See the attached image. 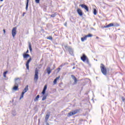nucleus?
I'll return each instance as SVG.
<instances>
[{
	"label": "nucleus",
	"mask_w": 125,
	"mask_h": 125,
	"mask_svg": "<svg viewBox=\"0 0 125 125\" xmlns=\"http://www.w3.org/2000/svg\"><path fill=\"white\" fill-rule=\"evenodd\" d=\"M80 6H81L82 8H84V9H85L86 11L88 12V7H87L86 5L83 4L80 5Z\"/></svg>",
	"instance_id": "11"
},
{
	"label": "nucleus",
	"mask_w": 125,
	"mask_h": 125,
	"mask_svg": "<svg viewBox=\"0 0 125 125\" xmlns=\"http://www.w3.org/2000/svg\"><path fill=\"white\" fill-rule=\"evenodd\" d=\"M64 47L65 48L66 50H67V51H68L70 55H74V50H73L72 47H71V46L64 45Z\"/></svg>",
	"instance_id": "3"
},
{
	"label": "nucleus",
	"mask_w": 125,
	"mask_h": 125,
	"mask_svg": "<svg viewBox=\"0 0 125 125\" xmlns=\"http://www.w3.org/2000/svg\"><path fill=\"white\" fill-rule=\"evenodd\" d=\"M91 37H92V35L91 34H89L88 35H86V38H91Z\"/></svg>",
	"instance_id": "26"
},
{
	"label": "nucleus",
	"mask_w": 125,
	"mask_h": 125,
	"mask_svg": "<svg viewBox=\"0 0 125 125\" xmlns=\"http://www.w3.org/2000/svg\"><path fill=\"white\" fill-rule=\"evenodd\" d=\"M40 0H35V2L36 3H40Z\"/></svg>",
	"instance_id": "32"
},
{
	"label": "nucleus",
	"mask_w": 125,
	"mask_h": 125,
	"mask_svg": "<svg viewBox=\"0 0 125 125\" xmlns=\"http://www.w3.org/2000/svg\"><path fill=\"white\" fill-rule=\"evenodd\" d=\"M25 14H26V13H23L22 14V16H25Z\"/></svg>",
	"instance_id": "40"
},
{
	"label": "nucleus",
	"mask_w": 125,
	"mask_h": 125,
	"mask_svg": "<svg viewBox=\"0 0 125 125\" xmlns=\"http://www.w3.org/2000/svg\"><path fill=\"white\" fill-rule=\"evenodd\" d=\"M49 119V115L47 114L45 117V120H48Z\"/></svg>",
	"instance_id": "28"
},
{
	"label": "nucleus",
	"mask_w": 125,
	"mask_h": 125,
	"mask_svg": "<svg viewBox=\"0 0 125 125\" xmlns=\"http://www.w3.org/2000/svg\"><path fill=\"white\" fill-rule=\"evenodd\" d=\"M31 61H32V58H30L29 59H28L27 60V61L26 62V69H27V70H29V64L30 63Z\"/></svg>",
	"instance_id": "8"
},
{
	"label": "nucleus",
	"mask_w": 125,
	"mask_h": 125,
	"mask_svg": "<svg viewBox=\"0 0 125 125\" xmlns=\"http://www.w3.org/2000/svg\"><path fill=\"white\" fill-rule=\"evenodd\" d=\"M64 26H65V27H67V22H65L64 24Z\"/></svg>",
	"instance_id": "37"
},
{
	"label": "nucleus",
	"mask_w": 125,
	"mask_h": 125,
	"mask_svg": "<svg viewBox=\"0 0 125 125\" xmlns=\"http://www.w3.org/2000/svg\"><path fill=\"white\" fill-rule=\"evenodd\" d=\"M31 61H32V58H30L29 59H28L27 60V61L26 62V69H27V70H29V64L30 63Z\"/></svg>",
	"instance_id": "9"
},
{
	"label": "nucleus",
	"mask_w": 125,
	"mask_h": 125,
	"mask_svg": "<svg viewBox=\"0 0 125 125\" xmlns=\"http://www.w3.org/2000/svg\"><path fill=\"white\" fill-rule=\"evenodd\" d=\"M46 89H47V85L45 84L44 86L43 90L42 92V94H43V95H44V94H45V91H46Z\"/></svg>",
	"instance_id": "12"
},
{
	"label": "nucleus",
	"mask_w": 125,
	"mask_h": 125,
	"mask_svg": "<svg viewBox=\"0 0 125 125\" xmlns=\"http://www.w3.org/2000/svg\"><path fill=\"white\" fill-rule=\"evenodd\" d=\"M46 70H47V73L48 75H50V73H51V70H50V67H47Z\"/></svg>",
	"instance_id": "17"
},
{
	"label": "nucleus",
	"mask_w": 125,
	"mask_h": 125,
	"mask_svg": "<svg viewBox=\"0 0 125 125\" xmlns=\"http://www.w3.org/2000/svg\"><path fill=\"white\" fill-rule=\"evenodd\" d=\"M47 40H50V41H52V36H49L47 38Z\"/></svg>",
	"instance_id": "27"
},
{
	"label": "nucleus",
	"mask_w": 125,
	"mask_h": 125,
	"mask_svg": "<svg viewBox=\"0 0 125 125\" xmlns=\"http://www.w3.org/2000/svg\"><path fill=\"white\" fill-rule=\"evenodd\" d=\"M29 48L30 51H32V45H31V43L29 42Z\"/></svg>",
	"instance_id": "24"
},
{
	"label": "nucleus",
	"mask_w": 125,
	"mask_h": 125,
	"mask_svg": "<svg viewBox=\"0 0 125 125\" xmlns=\"http://www.w3.org/2000/svg\"><path fill=\"white\" fill-rule=\"evenodd\" d=\"M53 83L54 84H56V83H57V80L56 79H55L53 81Z\"/></svg>",
	"instance_id": "30"
},
{
	"label": "nucleus",
	"mask_w": 125,
	"mask_h": 125,
	"mask_svg": "<svg viewBox=\"0 0 125 125\" xmlns=\"http://www.w3.org/2000/svg\"><path fill=\"white\" fill-rule=\"evenodd\" d=\"M7 72H8L7 71L4 72L3 74L6 75V74H7Z\"/></svg>",
	"instance_id": "36"
},
{
	"label": "nucleus",
	"mask_w": 125,
	"mask_h": 125,
	"mask_svg": "<svg viewBox=\"0 0 125 125\" xmlns=\"http://www.w3.org/2000/svg\"><path fill=\"white\" fill-rule=\"evenodd\" d=\"M61 69L60 68V67H59V68H58V70H59V71H60Z\"/></svg>",
	"instance_id": "42"
},
{
	"label": "nucleus",
	"mask_w": 125,
	"mask_h": 125,
	"mask_svg": "<svg viewBox=\"0 0 125 125\" xmlns=\"http://www.w3.org/2000/svg\"><path fill=\"white\" fill-rule=\"evenodd\" d=\"M28 7H29V0H26V10H28Z\"/></svg>",
	"instance_id": "18"
},
{
	"label": "nucleus",
	"mask_w": 125,
	"mask_h": 125,
	"mask_svg": "<svg viewBox=\"0 0 125 125\" xmlns=\"http://www.w3.org/2000/svg\"><path fill=\"white\" fill-rule=\"evenodd\" d=\"M20 78H16L15 79V84H17L18 85H19V83H20Z\"/></svg>",
	"instance_id": "10"
},
{
	"label": "nucleus",
	"mask_w": 125,
	"mask_h": 125,
	"mask_svg": "<svg viewBox=\"0 0 125 125\" xmlns=\"http://www.w3.org/2000/svg\"><path fill=\"white\" fill-rule=\"evenodd\" d=\"M120 26V24H119L117 23H109V24L107 25L106 26H104V28H110V27H119Z\"/></svg>",
	"instance_id": "4"
},
{
	"label": "nucleus",
	"mask_w": 125,
	"mask_h": 125,
	"mask_svg": "<svg viewBox=\"0 0 125 125\" xmlns=\"http://www.w3.org/2000/svg\"><path fill=\"white\" fill-rule=\"evenodd\" d=\"M81 59L83 62H85V63H86V64L88 65H90V63H89V60H88V58L86 57L85 54H83L82 56L81 57Z\"/></svg>",
	"instance_id": "1"
},
{
	"label": "nucleus",
	"mask_w": 125,
	"mask_h": 125,
	"mask_svg": "<svg viewBox=\"0 0 125 125\" xmlns=\"http://www.w3.org/2000/svg\"><path fill=\"white\" fill-rule=\"evenodd\" d=\"M59 79H60V76H59V77H57V78L55 79V80H56L57 81L58 80H59Z\"/></svg>",
	"instance_id": "35"
},
{
	"label": "nucleus",
	"mask_w": 125,
	"mask_h": 125,
	"mask_svg": "<svg viewBox=\"0 0 125 125\" xmlns=\"http://www.w3.org/2000/svg\"><path fill=\"white\" fill-rule=\"evenodd\" d=\"M74 81V83H77V82H78V80L77 79V78H75Z\"/></svg>",
	"instance_id": "33"
},
{
	"label": "nucleus",
	"mask_w": 125,
	"mask_h": 125,
	"mask_svg": "<svg viewBox=\"0 0 125 125\" xmlns=\"http://www.w3.org/2000/svg\"><path fill=\"white\" fill-rule=\"evenodd\" d=\"M79 112H80V110L78 109L72 110L68 113V117H71V116H74V115H76V114L79 113Z\"/></svg>",
	"instance_id": "5"
},
{
	"label": "nucleus",
	"mask_w": 125,
	"mask_h": 125,
	"mask_svg": "<svg viewBox=\"0 0 125 125\" xmlns=\"http://www.w3.org/2000/svg\"><path fill=\"white\" fill-rule=\"evenodd\" d=\"M75 66H74L72 69H75Z\"/></svg>",
	"instance_id": "45"
},
{
	"label": "nucleus",
	"mask_w": 125,
	"mask_h": 125,
	"mask_svg": "<svg viewBox=\"0 0 125 125\" xmlns=\"http://www.w3.org/2000/svg\"><path fill=\"white\" fill-rule=\"evenodd\" d=\"M18 87H19V85H17L16 84H15L13 88V90H17L18 89Z\"/></svg>",
	"instance_id": "15"
},
{
	"label": "nucleus",
	"mask_w": 125,
	"mask_h": 125,
	"mask_svg": "<svg viewBox=\"0 0 125 125\" xmlns=\"http://www.w3.org/2000/svg\"><path fill=\"white\" fill-rule=\"evenodd\" d=\"M3 31L4 34H5V29H3Z\"/></svg>",
	"instance_id": "38"
},
{
	"label": "nucleus",
	"mask_w": 125,
	"mask_h": 125,
	"mask_svg": "<svg viewBox=\"0 0 125 125\" xmlns=\"http://www.w3.org/2000/svg\"><path fill=\"white\" fill-rule=\"evenodd\" d=\"M16 30H17V28L16 27H14L12 30V35L13 38H15V36H16V34H17Z\"/></svg>",
	"instance_id": "7"
},
{
	"label": "nucleus",
	"mask_w": 125,
	"mask_h": 125,
	"mask_svg": "<svg viewBox=\"0 0 125 125\" xmlns=\"http://www.w3.org/2000/svg\"><path fill=\"white\" fill-rule=\"evenodd\" d=\"M39 122L40 123V119H39Z\"/></svg>",
	"instance_id": "47"
},
{
	"label": "nucleus",
	"mask_w": 125,
	"mask_h": 125,
	"mask_svg": "<svg viewBox=\"0 0 125 125\" xmlns=\"http://www.w3.org/2000/svg\"><path fill=\"white\" fill-rule=\"evenodd\" d=\"M65 65H66V63H62L60 67H63V66H65Z\"/></svg>",
	"instance_id": "31"
},
{
	"label": "nucleus",
	"mask_w": 125,
	"mask_h": 125,
	"mask_svg": "<svg viewBox=\"0 0 125 125\" xmlns=\"http://www.w3.org/2000/svg\"><path fill=\"white\" fill-rule=\"evenodd\" d=\"M87 38L86 37V35L84 37L81 38V41L84 42V41H86Z\"/></svg>",
	"instance_id": "19"
},
{
	"label": "nucleus",
	"mask_w": 125,
	"mask_h": 125,
	"mask_svg": "<svg viewBox=\"0 0 125 125\" xmlns=\"http://www.w3.org/2000/svg\"><path fill=\"white\" fill-rule=\"evenodd\" d=\"M23 58H28V57H30V55L28 54H26V53H24L23 54Z\"/></svg>",
	"instance_id": "16"
},
{
	"label": "nucleus",
	"mask_w": 125,
	"mask_h": 125,
	"mask_svg": "<svg viewBox=\"0 0 125 125\" xmlns=\"http://www.w3.org/2000/svg\"><path fill=\"white\" fill-rule=\"evenodd\" d=\"M46 125H49V124L48 123H47L46 124Z\"/></svg>",
	"instance_id": "43"
},
{
	"label": "nucleus",
	"mask_w": 125,
	"mask_h": 125,
	"mask_svg": "<svg viewBox=\"0 0 125 125\" xmlns=\"http://www.w3.org/2000/svg\"><path fill=\"white\" fill-rule=\"evenodd\" d=\"M39 98H40V95H38L35 98V99H34V101H38V100H39Z\"/></svg>",
	"instance_id": "20"
},
{
	"label": "nucleus",
	"mask_w": 125,
	"mask_h": 125,
	"mask_svg": "<svg viewBox=\"0 0 125 125\" xmlns=\"http://www.w3.org/2000/svg\"><path fill=\"white\" fill-rule=\"evenodd\" d=\"M0 1H3V0H0Z\"/></svg>",
	"instance_id": "44"
},
{
	"label": "nucleus",
	"mask_w": 125,
	"mask_h": 125,
	"mask_svg": "<svg viewBox=\"0 0 125 125\" xmlns=\"http://www.w3.org/2000/svg\"><path fill=\"white\" fill-rule=\"evenodd\" d=\"M71 77H72V79H73L74 80H75V79L76 78V77H75V76H74V75H72Z\"/></svg>",
	"instance_id": "34"
},
{
	"label": "nucleus",
	"mask_w": 125,
	"mask_h": 125,
	"mask_svg": "<svg viewBox=\"0 0 125 125\" xmlns=\"http://www.w3.org/2000/svg\"><path fill=\"white\" fill-rule=\"evenodd\" d=\"M96 38H97V39H98V37H97Z\"/></svg>",
	"instance_id": "48"
},
{
	"label": "nucleus",
	"mask_w": 125,
	"mask_h": 125,
	"mask_svg": "<svg viewBox=\"0 0 125 125\" xmlns=\"http://www.w3.org/2000/svg\"><path fill=\"white\" fill-rule=\"evenodd\" d=\"M12 114L13 115V116H16V111L13 110L12 111Z\"/></svg>",
	"instance_id": "23"
},
{
	"label": "nucleus",
	"mask_w": 125,
	"mask_h": 125,
	"mask_svg": "<svg viewBox=\"0 0 125 125\" xmlns=\"http://www.w3.org/2000/svg\"><path fill=\"white\" fill-rule=\"evenodd\" d=\"M24 94H25L24 93H23V92L21 93V97L20 98V100H21V99L22 98H23V97H24Z\"/></svg>",
	"instance_id": "21"
},
{
	"label": "nucleus",
	"mask_w": 125,
	"mask_h": 125,
	"mask_svg": "<svg viewBox=\"0 0 125 125\" xmlns=\"http://www.w3.org/2000/svg\"><path fill=\"white\" fill-rule=\"evenodd\" d=\"M3 77H4V78H6V75L3 74Z\"/></svg>",
	"instance_id": "39"
},
{
	"label": "nucleus",
	"mask_w": 125,
	"mask_h": 125,
	"mask_svg": "<svg viewBox=\"0 0 125 125\" xmlns=\"http://www.w3.org/2000/svg\"><path fill=\"white\" fill-rule=\"evenodd\" d=\"M39 80V69L36 68L35 70L34 81Z\"/></svg>",
	"instance_id": "6"
},
{
	"label": "nucleus",
	"mask_w": 125,
	"mask_h": 125,
	"mask_svg": "<svg viewBox=\"0 0 125 125\" xmlns=\"http://www.w3.org/2000/svg\"><path fill=\"white\" fill-rule=\"evenodd\" d=\"M46 97H47V96H46V95H43V97H42V101H44V100H45V99H46Z\"/></svg>",
	"instance_id": "22"
},
{
	"label": "nucleus",
	"mask_w": 125,
	"mask_h": 125,
	"mask_svg": "<svg viewBox=\"0 0 125 125\" xmlns=\"http://www.w3.org/2000/svg\"><path fill=\"white\" fill-rule=\"evenodd\" d=\"M28 89H29V88H28V85H27L26 86H25V88L23 89V90L22 91V93H26V92H27V91H28Z\"/></svg>",
	"instance_id": "14"
},
{
	"label": "nucleus",
	"mask_w": 125,
	"mask_h": 125,
	"mask_svg": "<svg viewBox=\"0 0 125 125\" xmlns=\"http://www.w3.org/2000/svg\"><path fill=\"white\" fill-rule=\"evenodd\" d=\"M123 101H125V99H123Z\"/></svg>",
	"instance_id": "46"
},
{
	"label": "nucleus",
	"mask_w": 125,
	"mask_h": 125,
	"mask_svg": "<svg viewBox=\"0 0 125 125\" xmlns=\"http://www.w3.org/2000/svg\"><path fill=\"white\" fill-rule=\"evenodd\" d=\"M69 44H71V42H69Z\"/></svg>",
	"instance_id": "49"
},
{
	"label": "nucleus",
	"mask_w": 125,
	"mask_h": 125,
	"mask_svg": "<svg viewBox=\"0 0 125 125\" xmlns=\"http://www.w3.org/2000/svg\"><path fill=\"white\" fill-rule=\"evenodd\" d=\"M100 68L102 74H103L104 76H107V69H106L105 65H104L103 63H101Z\"/></svg>",
	"instance_id": "2"
},
{
	"label": "nucleus",
	"mask_w": 125,
	"mask_h": 125,
	"mask_svg": "<svg viewBox=\"0 0 125 125\" xmlns=\"http://www.w3.org/2000/svg\"><path fill=\"white\" fill-rule=\"evenodd\" d=\"M77 12L80 16H83V11L81 9L78 8L77 10Z\"/></svg>",
	"instance_id": "13"
},
{
	"label": "nucleus",
	"mask_w": 125,
	"mask_h": 125,
	"mask_svg": "<svg viewBox=\"0 0 125 125\" xmlns=\"http://www.w3.org/2000/svg\"><path fill=\"white\" fill-rule=\"evenodd\" d=\"M26 53H29V50H27L26 52Z\"/></svg>",
	"instance_id": "41"
},
{
	"label": "nucleus",
	"mask_w": 125,
	"mask_h": 125,
	"mask_svg": "<svg viewBox=\"0 0 125 125\" xmlns=\"http://www.w3.org/2000/svg\"><path fill=\"white\" fill-rule=\"evenodd\" d=\"M55 16H56V14H52L50 17H52L53 18H54V17H55Z\"/></svg>",
	"instance_id": "29"
},
{
	"label": "nucleus",
	"mask_w": 125,
	"mask_h": 125,
	"mask_svg": "<svg viewBox=\"0 0 125 125\" xmlns=\"http://www.w3.org/2000/svg\"><path fill=\"white\" fill-rule=\"evenodd\" d=\"M93 13H94V15H96V14H97V10H96V9H94Z\"/></svg>",
	"instance_id": "25"
}]
</instances>
